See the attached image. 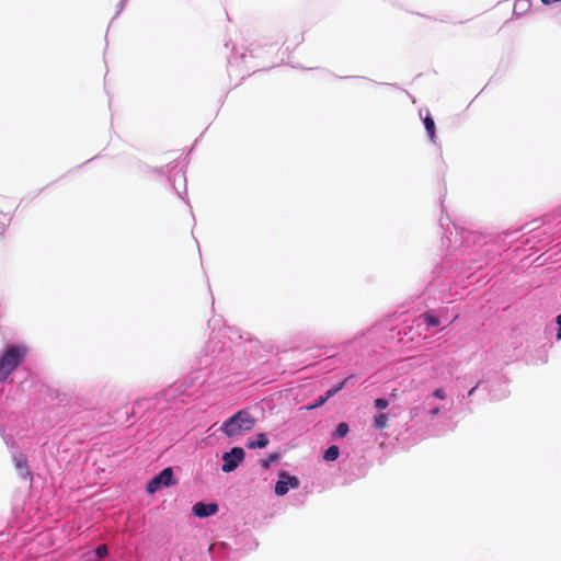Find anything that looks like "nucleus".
Segmentation results:
<instances>
[{
  "label": "nucleus",
  "mask_w": 561,
  "mask_h": 561,
  "mask_svg": "<svg viewBox=\"0 0 561 561\" xmlns=\"http://www.w3.org/2000/svg\"><path fill=\"white\" fill-rule=\"evenodd\" d=\"M27 354V348L22 345H11L0 356V382L8 379V377L19 367Z\"/></svg>",
  "instance_id": "1"
},
{
  "label": "nucleus",
  "mask_w": 561,
  "mask_h": 561,
  "mask_svg": "<svg viewBox=\"0 0 561 561\" xmlns=\"http://www.w3.org/2000/svg\"><path fill=\"white\" fill-rule=\"evenodd\" d=\"M255 420L247 410H240L229 417L221 426V431L227 437H233L242 432L251 431Z\"/></svg>",
  "instance_id": "2"
},
{
  "label": "nucleus",
  "mask_w": 561,
  "mask_h": 561,
  "mask_svg": "<svg viewBox=\"0 0 561 561\" xmlns=\"http://www.w3.org/2000/svg\"><path fill=\"white\" fill-rule=\"evenodd\" d=\"M175 482L173 481V470L171 467L164 468L158 476L151 479L147 484V492L153 494L162 485L170 486Z\"/></svg>",
  "instance_id": "3"
},
{
  "label": "nucleus",
  "mask_w": 561,
  "mask_h": 561,
  "mask_svg": "<svg viewBox=\"0 0 561 561\" xmlns=\"http://www.w3.org/2000/svg\"><path fill=\"white\" fill-rule=\"evenodd\" d=\"M244 459V450L241 447H233L230 451L222 455V467L224 472H231L242 462Z\"/></svg>",
  "instance_id": "4"
},
{
  "label": "nucleus",
  "mask_w": 561,
  "mask_h": 561,
  "mask_svg": "<svg viewBox=\"0 0 561 561\" xmlns=\"http://www.w3.org/2000/svg\"><path fill=\"white\" fill-rule=\"evenodd\" d=\"M278 481L275 484V494L278 496L285 495L289 488L297 489L299 486V480L295 476H289L287 472L282 471L278 474Z\"/></svg>",
  "instance_id": "5"
},
{
  "label": "nucleus",
  "mask_w": 561,
  "mask_h": 561,
  "mask_svg": "<svg viewBox=\"0 0 561 561\" xmlns=\"http://www.w3.org/2000/svg\"><path fill=\"white\" fill-rule=\"evenodd\" d=\"M219 507L216 503H204V502H197L194 504L192 511L193 514L199 518H206L211 515H215L218 512Z\"/></svg>",
  "instance_id": "6"
},
{
  "label": "nucleus",
  "mask_w": 561,
  "mask_h": 561,
  "mask_svg": "<svg viewBox=\"0 0 561 561\" xmlns=\"http://www.w3.org/2000/svg\"><path fill=\"white\" fill-rule=\"evenodd\" d=\"M268 445V438L264 433L257 435L256 440L248 442L247 447L250 449L253 448H264Z\"/></svg>",
  "instance_id": "7"
},
{
  "label": "nucleus",
  "mask_w": 561,
  "mask_h": 561,
  "mask_svg": "<svg viewBox=\"0 0 561 561\" xmlns=\"http://www.w3.org/2000/svg\"><path fill=\"white\" fill-rule=\"evenodd\" d=\"M339 455H340V449L337 446L333 445V446H330L325 453H324V456L323 458L327 460V461H334L339 458Z\"/></svg>",
  "instance_id": "8"
},
{
  "label": "nucleus",
  "mask_w": 561,
  "mask_h": 561,
  "mask_svg": "<svg viewBox=\"0 0 561 561\" xmlns=\"http://www.w3.org/2000/svg\"><path fill=\"white\" fill-rule=\"evenodd\" d=\"M424 125H425V129L428 134V137L431 138V140H434L435 138V123H434V119L427 115L425 118H424Z\"/></svg>",
  "instance_id": "9"
},
{
  "label": "nucleus",
  "mask_w": 561,
  "mask_h": 561,
  "mask_svg": "<svg viewBox=\"0 0 561 561\" xmlns=\"http://www.w3.org/2000/svg\"><path fill=\"white\" fill-rule=\"evenodd\" d=\"M374 423H375V427L377 430H383L388 423V415L385 413L376 415L374 419Z\"/></svg>",
  "instance_id": "10"
},
{
  "label": "nucleus",
  "mask_w": 561,
  "mask_h": 561,
  "mask_svg": "<svg viewBox=\"0 0 561 561\" xmlns=\"http://www.w3.org/2000/svg\"><path fill=\"white\" fill-rule=\"evenodd\" d=\"M421 318L423 319V321L430 325V327H437L439 325V320L433 316L432 313L430 312H425L421 316Z\"/></svg>",
  "instance_id": "11"
},
{
  "label": "nucleus",
  "mask_w": 561,
  "mask_h": 561,
  "mask_svg": "<svg viewBox=\"0 0 561 561\" xmlns=\"http://www.w3.org/2000/svg\"><path fill=\"white\" fill-rule=\"evenodd\" d=\"M348 378L344 379L342 382H340L339 385L332 387L331 389H329L325 393V398L327 400H329L331 397H333L335 393H337L340 390H342L346 382H347Z\"/></svg>",
  "instance_id": "12"
},
{
  "label": "nucleus",
  "mask_w": 561,
  "mask_h": 561,
  "mask_svg": "<svg viewBox=\"0 0 561 561\" xmlns=\"http://www.w3.org/2000/svg\"><path fill=\"white\" fill-rule=\"evenodd\" d=\"M15 467L23 472L24 477H27L30 474L27 470V461L24 458H18L15 459Z\"/></svg>",
  "instance_id": "13"
},
{
  "label": "nucleus",
  "mask_w": 561,
  "mask_h": 561,
  "mask_svg": "<svg viewBox=\"0 0 561 561\" xmlns=\"http://www.w3.org/2000/svg\"><path fill=\"white\" fill-rule=\"evenodd\" d=\"M348 425L342 422L336 426L335 436L340 438L345 437L348 434Z\"/></svg>",
  "instance_id": "14"
},
{
  "label": "nucleus",
  "mask_w": 561,
  "mask_h": 561,
  "mask_svg": "<svg viewBox=\"0 0 561 561\" xmlns=\"http://www.w3.org/2000/svg\"><path fill=\"white\" fill-rule=\"evenodd\" d=\"M277 459H278V455L277 454H272L264 461H262V467L264 469H268L271 463L276 461Z\"/></svg>",
  "instance_id": "15"
},
{
  "label": "nucleus",
  "mask_w": 561,
  "mask_h": 561,
  "mask_svg": "<svg viewBox=\"0 0 561 561\" xmlns=\"http://www.w3.org/2000/svg\"><path fill=\"white\" fill-rule=\"evenodd\" d=\"M327 398L324 396L320 397L314 403L312 404H309L308 407H306L307 410H313V409H317L321 405H323L325 402H327Z\"/></svg>",
  "instance_id": "16"
},
{
  "label": "nucleus",
  "mask_w": 561,
  "mask_h": 561,
  "mask_svg": "<svg viewBox=\"0 0 561 561\" xmlns=\"http://www.w3.org/2000/svg\"><path fill=\"white\" fill-rule=\"evenodd\" d=\"M374 403H375L376 409H378V410H385L389 404L388 401L383 398L376 399Z\"/></svg>",
  "instance_id": "17"
},
{
  "label": "nucleus",
  "mask_w": 561,
  "mask_h": 561,
  "mask_svg": "<svg viewBox=\"0 0 561 561\" xmlns=\"http://www.w3.org/2000/svg\"><path fill=\"white\" fill-rule=\"evenodd\" d=\"M95 553L99 558H104L107 556L108 553V550H107V547L106 545H100L96 550H95Z\"/></svg>",
  "instance_id": "18"
},
{
  "label": "nucleus",
  "mask_w": 561,
  "mask_h": 561,
  "mask_svg": "<svg viewBox=\"0 0 561 561\" xmlns=\"http://www.w3.org/2000/svg\"><path fill=\"white\" fill-rule=\"evenodd\" d=\"M433 396L437 399L444 400L446 398V393L444 389L437 388L434 390Z\"/></svg>",
  "instance_id": "19"
},
{
  "label": "nucleus",
  "mask_w": 561,
  "mask_h": 561,
  "mask_svg": "<svg viewBox=\"0 0 561 561\" xmlns=\"http://www.w3.org/2000/svg\"><path fill=\"white\" fill-rule=\"evenodd\" d=\"M557 324L559 325L557 337L561 340V314L557 317Z\"/></svg>",
  "instance_id": "20"
},
{
  "label": "nucleus",
  "mask_w": 561,
  "mask_h": 561,
  "mask_svg": "<svg viewBox=\"0 0 561 561\" xmlns=\"http://www.w3.org/2000/svg\"><path fill=\"white\" fill-rule=\"evenodd\" d=\"M439 413V408H435L431 411L432 415H437Z\"/></svg>",
  "instance_id": "21"
},
{
  "label": "nucleus",
  "mask_w": 561,
  "mask_h": 561,
  "mask_svg": "<svg viewBox=\"0 0 561 561\" xmlns=\"http://www.w3.org/2000/svg\"><path fill=\"white\" fill-rule=\"evenodd\" d=\"M5 215L8 216H11L12 215V207L11 206H7V213Z\"/></svg>",
  "instance_id": "22"
},
{
  "label": "nucleus",
  "mask_w": 561,
  "mask_h": 561,
  "mask_svg": "<svg viewBox=\"0 0 561 561\" xmlns=\"http://www.w3.org/2000/svg\"><path fill=\"white\" fill-rule=\"evenodd\" d=\"M477 388H478V385H477V386H474L473 388H471V389H470V391L468 392V396H469V397H470V396H472V394L474 393V391H476V389H477Z\"/></svg>",
  "instance_id": "23"
},
{
  "label": "nucleus",
  "mask_w": 561,
  "mask_h": 561,
  "mask_svg": "<svg viewBox=\"0 0 561 561\" xmlns=\"http://www.w3.org/2000/svg\"><path fill=\"white\" fill-rule=\"evenodd\" d=\"M7 201L4 198H0V207L5 206Z\"/></svg>",
  "instance_id": "24"
},
{
  "label": "nucleus",
  "mask_w": 561,
  "mask_h": 561,
  "mask_svg": "<svg viewBox=\"0 0 561 561\" xmlns=\"http://www.w3.org/2000/svg\"><path fill=\"white\" fill-rule=\"evenodd\" d=\"M134 414H135V412H134V411H133V412H130V414H127L126 420H129V419H130V416H133Z\"/></svg>",
  "instance_id": "25"
}]
</instances>
